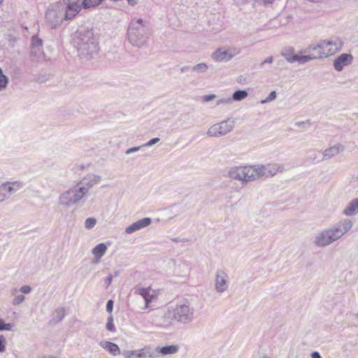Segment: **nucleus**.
I'll return each mask as SVG.
<instances>
[{
    "instance_id": "nucleus-55",
    "label": "nucleus",
    "mask_w": 358,
    "mask_h": 358,
    "mask_svg": "<svg viewBox=\"0 0 358 358\" xmlns=\"http://www.w3.org/2000/svg\"><path fill=\"white\" fill-rule=\"evenodd\" d=\"M134 351V356L133 357L134 358H137V352H136V350H133Z\"/></svg>"
},
{
    "instance_id": "nucleus-24",
    "label": "nucleus",
    "mask_w": 358,
    "mask_h": 358,
    "mask_svg": "<svg viewBox=\"0 0 358 358\" xmlns=\"http://www.w3.org/2000/svg\"><path fill=\"white\" fill-rule=\"evenodd\" d=\"M5 183H7L8 189L10 192V194H12L20 189H22L24 186V184L22 181H12V182H5Z\"/></svg>"
},
{
    "instance_id": "nucleus-6",
    "label": "nucleus",
    "mask_w": 358,
    "mask_h": 358,
    "mask_svg": "<svg viewBox=\"0 0 358 358\" xmlns=\"http://www.w3.org/2000/svg\"><path fill=\"white\" fill-rule=\"evenodd\" d=\"M341 48V43L336 41L324 40L316 45H310L304 50V52L310 53V52H314L317 59H320L334 55Z\"/></svg>"
},
{
    "instance_id": "nucleus-46",
    "label": "nucleus",
    "mask_w": 358,
    "mask_h": 358,
    "mask_svg": "<svg viewBox=\"0 0 358 358\" xmlns=\"http://www.w3.org/2000/svg\"><path fill=\"white\" fill-rule=\"evenodd\" d=\"M123 356L125 357V358H134L133 356H134V351L132 350H126V351H124L123 353H122Z\"/></svg>"
},
{
    "instance_id": "nucleus-33",
    "label": "nucleus",
    "mask_w": 358,
    "mask_h": 358,
    "mask_svg": "<svg viewBox=\"0 0 358 358\" xmlns=\"http://www.w3.org/2000/svg\"><path fill=\"white\" fill-rule=\"evenodd\" d=\"M24 299H25V297L24 295H22V294L17 295L13 299V300L12 301V304L14 306L19 305V304L23 303Z\"/></svg>"
},
{
    "instance_id": "nucleus-44",
    "label": "nucleus",
    "mask_w": 358,
    "mask_h": 358,
    "mask_svg": "<svg viewBox=\"0 0 358 358\" xmlns=\"http://www.w3.org/2000/svg\"><path fill=\"white\" fill-rule=\"evenodd\" d=\"M20 290L23 294H29L31 291V287L29 285H24Z\"/></svg>"
},
{
    "instance_id": "nucleus-21",
    "label": "nucleus",
    "mask_w": 358,
    "mask_h": 358,
    "mask_svg": "<svg viewBox=\"0 0 358 358\" xmlns=\"http://www.w3.org/2000/svg\"><path fill=\"white\" fill-rule=\"evenodd\" d=\"M99 345L113 356L120 354V350L118 345L114 343L103 341H101Z\"/></svg>"
},
{
    "instance_id": "nucleus-26",
    "label": "nucleus",
    "mask_w": 358,
    "mask_h": 358,
    "mask_svg": "<svg viewBox=\"0 0 358 358\" xmlns=\"http://www.w3.org/2000/svg\"><path fill=\"white\" fill-rule=\"evenodd\" d=\"M248 96V93L246 90H238L235 91L231 99H232V101H241L245 99Z\"/></svg>"
},
{
    "instance_id": "nucleus-59",
    "label": "nucleus",
    "mask_w": 358,
    "mask_h": 358,
    "mask_svg": "<svg viewBox=\"0 0 358 358\" xmlns=\"http://www.w3.org/2000/svg\"><path fill=\"white\" fill-rule=\"evenodd\" d=\"M259 358H267L266 356H263L262 357H259Z\"/></svg>"
},
{
    "instance_id": "nucleus-20",
    "label": "nucleus",
    "mask_w": 358,
    "mask_h": 358,
    "mask_svg": "<svg viewBox=\"0 0 358 358\" xmlns=\"http://www.w3.org/2000/svg\"><path fill=\"white\" fill-rule=\"evenodd\" d=\"M107 245L103 243H99L92 249V254L94 255L95 261L94 263H99L101 257L105 255L107 250Z\"/></svg>"
},
{
    "instance_id": "nucleus-13",
    "label": "nucleus",
    "mask_w": 358,
    "mask_h": 358,
    "mask_svg": "<svg viewBox=\"0 0 358 358\" xmlns=\"http://www.w3.org/2000/svg\"><path fill=\"white\" fill-rule=\"evenodd\" d=\"M229 280L227 274L222 270H217L215 273V289L219 294L227 290Z\"/></svg>"
},
{
    "instance_id": "nucleus-16",
    "label": "nucleus",
    "mask_w": 358,
    "mask_h": 358,
    "mask_svg": "<svg viewBox=\"0 0 358 358\" xmlns=\"http://www.w3.org/2000/svg\"><path fill=\"white\" fill-rule=\"evenodd\" d=\"M31 55L36 59L42 58L43 56V41L37 35L31 37Z\"/></svg>"
},
{
    "instance_id": "nucleus-39",
    "label": "nucleus",
    "mask_w": 358,
    "mask_h": 358,
    "mask_svg": "<svg viewBox=\"0 0 358 358\" xmlns=\"http://www.w3.org/2000/svg\"><path fill=\"white\" fill-rule=\"evenodd\" d=\"M143 147V146L142 145L141 146L131 148H129V149L126 150L125 154L126 155H129V154H131L133 152H137V151H138Z\"/></svg>"
},
{
    "instance_id": "nucleus-17",
    "label": "nucleus",
    "mask_w": 358,
    "mask_h": 358,
    "mask_svg": "<svg viewBox=\"0 0 358 358\" xmlns=\"http://www.w3.org/2000/svg\"><path fill=\"white\" fill-rule=\"evenodd\" d=\"M344 149H345V147L342 144H341V143L335 144L333 146L329 147L322 151V159L318 160L317 162L329 160V159L336 157L341 152H343Z\"/></svg>"
},
{
    "instance_id": "nucleus-9",
    "label": "nucleus",
    "mask_w": 358,
    "mask_h": 358,
    "mask_svg": "<svg viewBox=\"0 0 358 358\" xmlns=\"http://www.w3.org/2000/svg\"><path fill=\"white\" fill-rule=\"evenodd\" d=\"M234 124L235 120L233 118H228L210 126L206 132V135L208 137L215 138L224 136L233 130Z\"/></svg>"
},
{
    "instance_id": "nucleus-58",
    "label": "nucleus",
    "mask_w": 358,
    "mask_h": 358,
    "mask_svg": "<svg viewBox=\"0 0 358 358\" xmlns=\"http://www.w3.org/2000/svg\"><path fill=\"white\" fill-rule=\"evenodd\" d=\"M174 241L178 242V238H176V239H174Z\"/></svg>"
},
{
    "instance_id": "nucleus-41",
    "label": "nucleus",
    "mask_w": 358,
    "mask_h": 358,
    "mask_svg": "<svg viewBox=\"0 0 358 358\" xmlns=\"http://www.w3.org/2000/svg\"><path fill=\"white\" fill-rule=\"evenodd\" d=\"M147 357L145 358H157V352L155 350V352L150 350V349L148 348L147 350Z\"/></svg>"
},
{
    "instance_id": "nucleus-5",
    "label": "nucleus",
    "mask_w": 358,
    "mask_h": 358,
    "mask_svg": "<svg viewBox=\"0 0 358 358\" xmlns=\"http://www.w3.org/2000/svg\"><path fill=\"white\" fill-rule=\"evenodd\" d=\"M127 36L132 45L142 46L148 38V28L142 19L133 20L129 24Z\"/></svg>"
},
{
    "instance_id": "nucleus-32",
    "label": "nucleus",
    "mask_w": 358,
    "mask_h": 358,
    "mask_svg": "<svg viewBox=\"0 0 358 358\" xmlns=\"http://www.w3.org/2000/svg\"><path fill=\"white\" fill-rule=\"evenodd\" d=\"M106 329L109 331H112V332L115 331V326L113 324V317L112 315H110L108 318V322L106 324Z\"/></svg>"
},
{
    "instance_id": "nucleus-56",
    "label": "nucleus",
    "mask_w": 358,
    "mask_h": 358,
    "mask_svg": "<svg viewBox=\"0 0 358 358\" xmlns=\"http://www.w3.org/2000/svg\"><path fill=\"white\" fill-rule=\"evenodd\" d=\"M120 274L119 271H116L115 273H114V275L115 276H118Z\"/></svg>"
},
{
    "instance_id": "nucleus-35",
    "label": "nucleus",
    "mask_w": 358,
    "mask_h": 358,
    "mask_svg": "<svg viewBox=\"0 0 358 358\" xmlns=\"http://www.w3.org/2000/svg\"><path fill=\"white\" fill-rule=\"evenodd\" d=\"M232 103V99L231 97L222 98L217 101L216 105L220 106L221 104H231Z\"/></svg>"
},
{
    "instance_id": "nucleus-15",
    "label": "nucleus",
    "mask_w": 358,
    "mask_h": 358,
    "mask_svg": "<svg viewBox=\"0 0 358 358\" xmlns=\"http://www.w3.org/2000/svg\"><path fill=\"white\" fill-rule=\"evenodd\" d=\"M353 57L349 53H342L334 61L333 66L338 72L341 71L343 68L352 63Z\"/></svg>"
},
{
    "instance_id": "nucleus-38",
    "label": "nucleus",
    "mask_w": 358,
    "mask_h": 358,
    "mask_svg": "<svg viewBox=\"0 0 358 358\" xmlns=\"http://www.w3.org/2000/svg\"><path fill=\"white\" fill-rule=\"evenodd\" d=\"M160 141L159 138H153L150 139L148 142L143 144V146L144 147H150L152 145H154L155 144L157 143Z\"/></svg>"
},
{
    "instance_id": "nucleus-19",
    "label": "nucleus",
    "mask_w": 358,
    "mask_h": 358,
    "mask_svg": "<svg viewBox=\"0 0 358 358\" xmlns=\"http://www.w3.org/2000/svg\"><path fill=\"white\" fill-rule=\"evenodd\" d=\"M345 216H354L358 214V198L351 200L342 212Z\"/></svg>"
},
{
    "instance_id": "nucleus-1",
    "label": "nucleus",
    "mask_w": 358,
    "mask_h": 358,
    "mask_svg": "<svg viewBox=\"0 0 358 358\" xmlns=\"http://www.w3.org/2000/svg\"><path fill=\"white\" fill-rule=\"evenodd\" d=\"M77 9L70 0L51 3L45 12V24L50 29H56L61 26L64 21L73 19L78 15Z\"/></svg>"
},
{
    "instance_id": "nucleus-34",
    "label": "nucleus",
    "mask_w": 358,
    "mask_h": 358,
    "mask_svg": "<svg viewBox=\"0 0 358 358\" xmlns=\"http://www.w3.org/2000/svg\"><path fill=\"white\" fill-rule=\"evenodd\" d=\"M276 98V92L275 91H272L270 92L269 95L266 99L262 100V103H266L270 101H273Z\"/></svg>"
},
{
    "instance_id": "nucleus-18",
    "label": "nucleus",
    "mask_w": 358,
    "mask_h": 358,
    "mask_svg": "<svg viewBox=\"0 0 358 358\" xmlns=\"http://www.w3.org/2000/svg\"><path fill=\"white\" fill-rule=\"evenodd\" d=\"M151 222L152 220L150 217H144L143 219L138 220V221L126 227L125 233L127 234H131L135 231L148 227Z\"/></svg>"
},
{
    "instance_id": "nucleus-28",
    "label": "nucleus",
    "mask_w": 358,
    "mask_h": 358,
    "mask_svg": "<svg viewBox=\"0 0 358 358\" xmlns=\"http://www.w3.org/2000/svg\"><path fill=\"white\" fill-rule=\"evenodd\" d=\"M208 69V65L204 63H199L192 68V71L197 73H205Z\"/></svg>"
},
{
    "instance_id": "nucleus-22",
    "label": "nucleus",
    "mask_w": 358,
    "mask_h": 358,
    "mask_svg": "<svg viewBox=\"0 0 358 358\" xmlns=\"http://www.w3.org/2000/svg\"><path fill=\"white\" fill-rule=\"evenodd\" d=\"M317 59V57L313 52L312 54H308L306 55H293L292 59H289V63H294L298 62L300 64H305L310 60Z\"/></svg>"
},
{
    "instance_id": "nucleus-8",
    "label": "nucleus",
    "mask_w": 358,
    "mask_h": 358,
    "mask_svg": "<svg viewBox=\"0 0 358 358\" xmlns=\"http://www.w3.org/2000/svg\"><path fill=\"white\" fill-rule=\"evenodd\" d=\"M85 192L84 189L80 188L76 184V185L59 195V203L64 206L70 207L82 201L85 197Z\"/></svg>"
},
{
    "instance_id": "nucleus-11",
    "label": "nucleus",
    "mask_w": 358,
    "mask_h": 358,
    "mask_svg": "<svg viewBox=\"0 0 358 358\" xmlns=\"http://www.w3.org/2000/svg\"><path fill=\"white\" fill-rule=\"evenodd\" d=\"M257 179L275 176L277 173L282 172L284 168L278 164H268L266 165H256Z\"/></svg>"
},
{
    "instance_id": "nucleus-7",
    "label": "nucleus",
    "mask_w": 358,
    "mask_h": 358,
    "mask_svg": "<svg viewBox=\"0 0 358 358\" xmlns=\"http://www.w3.org/2000/svg\"><path fill=\"white\" fill-rule=\"evenodd\" d=\"M229 178L246 183L258 180L256 165L233 166L227 172Z\"/></svg>"
},
{
    "instance_id": "nucleus-4",
    "label": "nucleus",
    "mask_w": 358,
    "mask_h": 358,
    "mask_svg": "<svg viewBox=\"0 0 358 358\" xmlns=\"http://www.w3.org/2000/svg\"><path fill=\"white\" fill-rule=\"evenodd\" d=\"M164 317L181 324H188L194 318V308L190 301L183 299L175 307L169 308L164 314Z\"/></svg>"
},
{
    "instance_id": "nucleus-53",
    "label": "nucleus",
    "mask_w": 358,
    "mask_h": 358,
    "mask_svg": "<svg viewBox=\"0 0 358 358\" xmlns=\"http://www.w3.org/2000/svg\"><path fill=\"white\" fill-rule=\"evenodd\" d=\"M129 4L131 5V6H134L136 4V0H127Z\"/></svg>"
},
{
    "instance_id": "nucleus-2",
    "label": "nucleus",
    "mask_w": 358,
    "mask_h": 358,
    "mask_svg": "<svg viewBox=\"0 0 358 358\" xmlns=\"http://www.w3.org/2000/svg\"><path fill=\"white\" fill-rule=\"evenodd\" d=\"M353 222L345 218L330 225L316 234L314 244L318 248L327 247L341 238L348 233L353 227Z\"/></svg>"
},
{
    "instance_id": "nucleus-29",
    "label": "nucleus",
    "mask_w": 358,
    "mask_h": 358,
    "mask_svg": "<svg viewBox=\"0 0 358 358\" xmlns=\"http://www.w3.org/2000/svg\"><path fill=\"white\" fill-rule=\"evenodd\" d=\"M8 84V78L3 73L0 68V92L5 90Z\"/></svg>"
},
{
    "instance_id": "nucleus-25",
    "label": "nucleus",
    "mask_w": 358,
    "mask_h": 358,
    "mask_svg": "<svg viewBox=\"0 0 358 358\" xmlns=\"http://www.w3.org/2000/svg\"><path fill=\"white\" fill-rule=\"evenodd\" d=\"M11 194L8 189L7 183L0 185V203L5 201L10 197Z\"/></svg>"
},
{
    "instance_id": "nucleus-23",
    "label": "nucleus",
    "mask_w": 358,
    "mask_h": 358,
    "mask_svg": "<svg viewBox=\"0 0 358 358\" xmlns=\"http://www.w3.org/2000/svg\"><path fill=\"white\" fill-rule=\"evenodd\" d=\"M179 347L177 345L157 347L155 351L162 355H173L178 351Z\"/></svg>"
},
{
    "instance_id": "nucleus-48",
    "label": "nucleus",
    "mask_w": 358,
    "mask_h": 358,
    "mask_svg": "<svg viewBox=\"0 0 358 358\" xmlns=\"http://www.w3.org/2000/svg\"><path fill=\"white\" fill-rule=\"evenodd\" d=\"M112 280H113V275H108V277L106 278V283L107 286H109L111 284Z\"/></svg>"
},
{
    "instance_id": "nucleus-3",
    "label": "nucleus",
    "mask_w": 358,
    "mask_h": 358,
    "mask_svg": "<svg viewBox=\"0 0 358 358\" xmlns=\"http://www.w3.org/2000/svg\"><path fill=\"white\" fill-rule=\"evenodd\" d=\"M73 44L80 57L89 59L98 52V42L92 29L80 28L73 38Z\"/></svg>"
},
{
    "instance_id": "nucleus-31",
    "label": "nucleus",
    "mask_w": 358,
    "mask_h": 358,
    "mask_svg": "<svg viewBox=\"0 0 358 358\" xmlns=\"http://www.w3.org/2000/svg\"><path fill=\"white\" fill-rule=\"evenodd\" d=\"M13 327V324L10 323H5V322L0 318V331H10Z\"/></svg>"
},
{
    "instance_id": "nucleus-51",
    "label": "nucleus",
    "mask_w": 358,
    "mask_h": 358,
    "mask_svg": "<svg viewBox=\"0 0 358 358\" xmlns=\"http://www.w3.org/2000/svg\"><path fill=\"white\" fill-rule=\"evenodd\" d=\"M297 127H302L305 125V122H297L295 123Z\"/></svg>"
},
{
    "instance_id": "nucleus-49",
    "label": "nucleus",
    "mask_w": 358,
    "mask_h": 358,
    "mask_svg": "<svg viewBox=\"0 0 358 358\" xmlns=\"http://www.w3.org/2000/svg\"><path fill=\"white\" fill-rule=\"evenodd\" d=\"M310 357L311 358H322L320 354L317 351L313 352Z\"/></svg>"
},
{
    "instance_id": "nucleus-50",
    "label": "nucleus",
    "mask_w": 358,
    "mask_h": 358,
    "mask_svg": "<svg viewBox=\"0 0 358 358\" xmlns=\"http://www.w3.org/2000/svg\"><path fill=\"white\" fill-rule=\"evenodd\" d=\"M264 5L271 4L275 0H262Z\"/></svg>"
},
{
    "instance_id": "nucleus-36",
    "label": "nucleus",
    "mask_w": 358,
    "mask_h": 358,
    "mask_svg": "<svg viewBox=\"0 0 358 358\" xmlns=\"http://www.w3.org/2000/svg\"><path fill=\"white\" fill-rule=\"evenodd\" d=\"M147 350L148 348H142L140 350H137V358H145L147 357Z\"/></svg>"
},
{
    "instance_id": "nucleus-52",
    "label": "nucleus",
    "mask_w": 358,
    "mask_h": 358,
    "mask_svg": "<svg viewBox=\"0 0 358 358\" xmlns=\"http://www.w3.org/2000/svg\"><path fill=\"white\" fill-rule=\"evenodd\" d=\"M352 182H358V174L357 176H353L351 178Z\"/></svg>"
},
{
    "instance_id": "nucleus-43",
    "label": "nucleus",
    "mask_w": 358,
    "mask_h": 358,
    "mask_svg": "<svg viewBox=\"0 0 358 358\" xmlns=\"http://www.w3.org/2000/svg\"><path fill=\"white\" fill-rule=\"evenodd\" d=\"M215 98V95L212 94H208V95L203 96L202 97V100L204 102H208V101L214 99Z\"/></svg>"
},
{
    "instance_id": "nucleus-45",
    "label": "nucleus",
    "mask_w": 358,
    "mask_h": 358,
    "mask_svg": "<svg viewBox=\"0 0 358 358\" xmlns=\"http://www.w3.org/2000/svg\"><path fill=\"white\" fill-rule=\"evenodd\" d=\"M282 55L285 58V59L289 62V59H292V54L288 51L282 52Z\"/></svg>"
},
{
    "instance_id": "nucleus-12",
    "label": "nucleus",
    "mask_w": 358,
    "mask_h": 358,
    "mask_svg": "<svg viewBox=\"0 0 358 358\" xmlns=\"http://www.w3.org/2000/svg\"><path fill=\"white\" fill-rule=\"evenodd\" d=\"M101 176L95 174H89L85 176L81 180H80L77 185L80 188L84 189L85 196L86 197L88 194L89 190L98 185L101 181Z\"/></svg>"
},
{
    "instance_id": "nucleus-30",
    "label": "nucleus",
    "mask_w": 358,
    "mask_h": 358,
    "mask_svg": "<svg viewBox=\"0 0 358 358\" xmlns=\"http://www.w3.org/2000/svg\"><path fill=\"white\" fill-rule=\"evenodd\" d=\"M96 224V220L94 217H88L85 220V227L87 229H92Z\"/></svg>"
},
{
    "instance_id": "nucleus-42",
    "label": "nucleus",
    "mask_w": 358,
    "mask_h": 358,
    "mask_svg": "<svg viewBox=\"0 0 358 358\" xmlns=\"http://www.w3.org/2000/svg\"><path fill=\"white\" fill-rule=\"evenodd\" d=\"M113 309V301L112 299H110L107 301L106 303V310L108 313H111Z\"/></svg>"
},
{
    "instance_id": "nucleus-54",
    "label": "nucleus",
    "mask_w": 358,
    "mask_h": 358,
    "mask_svg": "<svg viewBox=\"0 0 358 358\" xmlns=\"http://www.w3.org/2000/svg\"><path fill=\"white\" fill-rule=\"evenodd\" d=\"M187 69H188V67L187 66H185V67L181 68L180 70H181V72H184V71H185Z\"/></svg>"
},
{
    "instance_id": "nucleus-40",
    "label": "nucleus",
    "mask_w": 358,
    "mask_h": 358,
    "mask_svg": "<svg viewBox=\"0 0 358 358\" xmlns=\"http://www.w3.org/2000/svg\"><path fill=\"white\" fill-rule=\"evenodd\" d=\"M273 62V57L272 56H270V57L266 58L264 61H262L259 64V66L262 67V66H264V65H265L266 64H271Z\"/></svg>"
},
{
    "instance_id": "nucleus-57",
    "label": "nucleus",
    "mask_w": 358,
    "mask_h": 358,
    "mask_svg": "<svg viewBox=\"0 0 358 358\" xmlns=\"http://www.w3.org/2000/svg\"><path fill=\"white\" fill-rule=\"evenodd\" d=\"M3 3V0H0V5Z\"/></svg>"
},
{
    "instance_id": "nucleus-47",
    "label": "nucleus",
    "mask_w": 358,
    "mask_h": 358,
    "mask_svg": "<svg viewBox=\"0 0 358 358\" xmlns=\"http://www.w3.org/2000/svg\"><path fill=\"white\" fill-rule=\"evenodd\" d=\"M311 152H312V154H310V156H309V159H310V160H311L312 162H315V161L317 159V153H316V151L313 150Z\"/></svg>"
},
{
    "instance_id": "nucleus-37",
    "label": "nucleus",
    "mask_w": 358,
    "mask_h": 358,
    "mask_svg": "<svg viewBox=\"0 0 358 358\" xmlns=\"http://www.w3.org/2000/svg\"><path fill=\"white\" fill-rule=\"evenodd\" d=\"M6 350V338L3 336L0 335V352Z\"/></svg>"
},
{
    "instance_id": "nucleus-14",
    "label": "nucleus",
    "mask_w": 358,
    "mask_h": 358,
    "mask_svg": "<svg viewBox=\"0 0 358 358\" xmlns=\"http://www.w3.org/2000/svg\"><path fill=\"white\" fill-rule=\"evenodd\" d=\"M135 293L141 295L145 301V307L143 309H147L149 307L150 303L157 299L156 292L152 289L150 287H141L137 286L135 288Z\"/></svg>"
},
{
    "instance_id": "nucleus-27",
    "label": "nucleus",
    "mask_w": 358,
    "mask_h": 358,
    "mask_svg": "<svg viewBox=\"0 0 358 358\" xmlns=\"http://www.w3.org/2000/svg\"><path fill=\"white\" fill-rule=\"evenodd\" d=\"M65 316V310L64 308H59L55 310L53 317V321L56 323L60 322Z\"/></svg>"
},
{
    "instance_id": "nucleus-10",
    "label": "nucleus",
    "mask_w": 358,
    "mask_h": 358,
    "mask_svg": "<svg viewBox=\"0 0 358 358\" xmlns=\"http://www.w3.org/2000/svg\"><path fill=\"white\" fill-rule=\"evenodd\" d=\"M241 52V48L237 47L227 49L220 48L212 54V59L218 62H226Z\"/></svg>"
}]
</instances>
